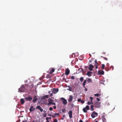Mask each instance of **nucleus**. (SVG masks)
Here are the masks:
<instances>
[{
  "mask_svg": "<svg viewBox=\"0 0 122 122\" xmlns=\"http://www.w3.org/2000/svg\"><path fill=\"white\" fill-rule=\"evenodd\" d=\"M94 106L95 107L99 108L101 106L100 103L98 102H96L94 104Z\"/></svg>",
  "mask_w": 122,
  "mask_h": 122,
  "instance_id": "f257e3e1",
  "label": "nucleus"
},
{
  "mask_svg": "<svg viewBox=\"0 0 122 122\" xmlns=\"http://www.w3.org/2000/svg\"><path fill=\"white\" fill-rule=\"evenodd\" d=\"M18 90L19 92H23L25 90V88L23 85H22L20 88Z\"/></svg>",
  "mask_w": 122,
  "mask_h": 122,
  "instance_id": "f03ea898",
  "label": "nucleus"
},
{
  "mask_svg": "<svg viewBox=\"0 0 122 122\" xmlns=\"http://www.w3.org/2000/svg\"><path fill=\"white\" fill-rule=\"evenodd\" d=\"M98 114L97 113L95 112H93L92 113L91 115V116L92 118H94L95 117V115L96 116H97Z\"/></svg>",
  "mask_w": 122,
  "mask_h": 122,
  "instance_id": "7ed1b4c3",
  "label": "nucleus"
},
{
  "mask_svg": "<svg viewBox=\"0 0 122 122\" xmlns=\"http://www.w3.org/2000/svg\"><path fill=\"white\" fill-rule=\"evenodd\" d=\"M61 100L62 101L63 104L65 105H66L67 103V100L65 99L64 98H61Z\"/></svg>",
  "mask_w": 122,
  "mask_h": 122,
  "instance_id": "20e7f679",
  "label": "nucleus"
},
{
  "mask_svg": "<svg viewBox=\"0 0 122 122\" xmlns=\"http://www.w3.org/2000/svg\"><path fill=\"white\" fill-rule=\"evenodd\" d=\"M58 89L54 88L52 90V92L53 93L55 94L56 93L58 92Z\"/></svg>",
  "mask_w": 122,
  "mask_h": 122,
  "instance_id": "39448f33",
  "label": "nucleus"
},
{
  "mask_svg": "<svg viewBox=\"0 0 122 122\" xmlns=\"http://www.w3.org/2000/svg\"><path fill=\"white\" fill-rule=\"evenodd\" d=\"M32 99V97H27L25 98V99L27 101H30Z\"/></svg>",
  "mask_w": 122,
  "mask_h": 122,
  "instance_id": "423d86ee",
  "label": "nucleus"
},
{
  "mask_svg": "<svg viewBox=\"0 0 122 122\" xmlns=\"http://www.w3.org/2000/svg\"><path fill=\"white\" fill-rule=\"evenodd\" d=\"M98 73L99 75H103L104 73V71L103 70H100L98 71Z\"/></svg>",
  "mask_w": 122,
  "mask_h": 122,
  "instance_id": "0eeeda50",
  "label": "nucleus"
},
{
  "mask_svg": "<svg viewBox=\"0 0 122 122\" xmlns=\"http://www.w3.org/2000/svg\"><path fill=\"white\" fill-rule=\"evenodd\" d=\"M73 98V96L71 95H70L69 97V98L68 100V102H72V100Z\"/></svg>",
  "mask_w": 122,
  "mask_h": 122,
  "instance_id": "6e6552de",
  "label": "nucleus"
},
{
  "mask_svg": "<svg viewBox=\"0 0 122 122\" xmlns=\"http://www.w3.org/2000/svg\"><path fill=\"white\" fill-rule=\"evenodd\" d=\"M36 109L40 110V111L41 112L43 111V109L41 108V107L40 106H37L36 107Z\"/></svg>",
  "mask_w": 122,
  "mask_h": 122,
  "instance_id": "1a4fd4ad",
  "label": "nucleus"
},
{
  "mask_svg": "<svg viewBox=\"0 0 122 122\" xmlns=\"http://www.w3.org/2000/svg\"><path fill=\"white\" fill-rule=\"evenodd\" d=\"M72 113L71 110H70L68 112V114L69 115V117L70 118L72 117Z\"/></svg>",
  "mask_w": 122,
  "mask_h": 122,
  "instance_id": "9d476101",
  "label": "nucleus"
},
{
  "mask_svg": "<svg viewBox=\"0 0 122 122\" xmlns=\"http://www.w3.org/2000/svg\"><path fill=\"white\" fill-rule=\"evenodd\" d=\"M94 68V66L92 65H90L89 66V69L91 71L92 70L93 68Z\"/></svg>",
  "mask_w": 122,
  "mask_h": 122,
  "instance_id": "9b49d317",
  "label": "nucleus"
},
{
  "mask_svg": "<svg viewBox=\"0 0 122 122\" xmlns=\"http://www.w3.org/2000/svg\"><path fill=\"white\" fill-rule=\"evenodd\" d=\"M35 109V108H33V107L32 106H31L30 108L29 109V110L30 112H32L33 110Z\"/></svg>",
  "mask_w": 122,
  "mask_h": 122,
  "instance_id": "f8f14e48",
  "label": "nucleus"
},
{
  "mask_svg": "<svg viewBox=\"0 0 122 122\" xmlns=\"http://www.w3.org/2000/svg\"><path fill=\"white\" fill-rule=\"evenodd\" d=\"M70 72V70L68 69H66L65 71V74L66 75H68Z\"/></svg>",
  "mask_w": 122,
  "mask_h": 122,
  "instance_id": "ddd939ff",
  "label": "nucleus"
},
{
  "mask_svg": "<svg viewBox=\"0 0 122 122\" xmlns=\"http://www.w3.org/2000/svg\"><path fill=\"white\" fill-rule=\"evenodd\" d=\"M34 99L32 101L33 102L35 103L37 99V97L36 96H34Z\"/></svg>",
  "mask_w": 122,
  "mask_h": 122,
  "instance_id": "4468645a",
  "label": "nucleus"
},
{
  "mask_svg": "<svg viewBox=\"0 0 122 122\" xmlns=\"http://www.w3.org/2000/svg\"><path fill=\"white\" fill-rule=\"evenodd\" d=\"M86 82V80H84L83 82V83H82V85H83V87L84 88H85V85Z\"/></svg>",
  "mask_w": 122,
  "mask_h": 122,
  "instance_id": "2eb2a0df",
  "label": "nucleus"
},
{
  "mask_svg": "<svg viewBox=\"0 0 122 122\" xmlns=\"http://www.w3.org/2000/svg\"><path fill=\"white\" fill-rule=\"evenodd\" d=\"M92 72L90 71H88L87 72V75L89 76H91V74Z\"/></svg>",
  "mask_w": 122,
  "mask_h": 122,
  "instance_id": "dca6fc26",
  "label": "nucleus"
},
{
  "mask_svg": "<svg viewBox=\"0 0 122 122\" xmlns=\"http://www.w3.org/2000/svg\"><path fill=\"white\" fill-rule=\"evenodd\" d=\"M20 102L22 104H23L25 102L24 99L22 98L20 99Z\"/></svg>",
  "mask_w": 122,
  "mask_h": 122,
  "instance_id": "f3484780",
  "label": "nucleus"
},
{
  "mask_svg": "<svg viewBox=\"0 0 122 122\" xmlns=\"http://www.w3.org/2000/svg\"><path fill=\"white\" fill-rule=\"evenodd\" d=\"M102 119L103 122H106V120L104 116H103L102 117Z\"/></svg>",
  "mask_w": 122,
  "mask_h": 122,
  "instance_id": "a211bd4d",
  "label": "nucleus"
},
{
  "mask_svg": "<svg viewBox=\"0 0 122 122\" xmlns=\"http://www.w3.org/2000/svg\"><path fill=\"white\" fill-rule=\"evenodd\" d=\"M91 110L92 111H93L94 110L93 109V105H91Z\"/></svg>",
  "mask_w": 122,
  "mask_h": 122,
  "instance_id": "6ab92c4d",
  "label": "nucleus"
},
{
  "mask_svg": "<svg viewBox=\"0 0 122 122\" xmlns=\"http://www.w3.org/2000/svg\"><path fill=\"white\" fill-rule=\"evenodd\" d=\"M86 110V109L85 108H84L83 109V111L85 113H86L87 112V111Z\"/></svg>",
  "mask_w": 122,
  "mask_h": 122,
  "instance_id": "aec40b11",
  "label": "nucleus"
},
{
  "mask_svg": "<svg viewBox=\"0 0 122 122\" xmlns=\"http://www.w3.org/2000/svg\"><path fill=\"white\" fill-rule=\"evenodd\" d=\"M83 57L81 56H80L79 57V58L80 60H82L83 59Z\"/></svg>",
  "mask_w": 122,
  "mask_h": 122,
  "instance_id": "412c9836",
  "label": "nucleus"
},
{
  "mask_svg": "<svg viewBox=\"0 0 122 122\" xmlns=\"http://www.w3.org/2000/svg\"><path fill=\"white\" fill-rule=\"evenodd\" d=\"M86 110H88L89 109V106H86V107H85Z\"/></svg>",
  "mask_w": 122,
  "mask_h": 122,
  "instance_id": "4be33fe9",
  "label": "nucleus"
},
{
  "mask_svg": "<svg viewBox=\"0 0 122 122\" xmlns=\"http://www.w3.org/2000/svg\"><path fill=\"white\" fill-rule=\"evenodd\" d=\"M93 102H88L87 103L88 105H89L90 104H93Z\"/></svg>",
  "mask_w": 122,
  "mask_h": 122,
  "instance_id": "5701e85b",
  "label": "nucleus"
},
{
  "mask_svg": "<svg viewBox=\"0 0 122 122\" xmlns=\"http://www.w3.org/2000/svg\"><path fill=\"white\" fill-rule=\"evenodd\" d=\"M83 78L82 77H81L80 78V80L81 82H82L83 80Z\"/></svg>",
  "mask_w": 122,
  "mask_h": 122,
  "instance_id": "b1692460",
  "label": "nucleus"
},
{
  "mask_svg": "<svg viewBox=\"0 0 122 122\" xmlns=\"http://www.w3.org/2000/svg\"><path fill=\"white\" fill-rule=\"evenodd\" d=\"M102 69H104L105 67V65L104 64H102Z\"/></svg>",
  "mask_w": 122,
  "mask_h": 122,
  "instance_id": "393cba45",
  "label": "nucleus"
},
{
  "mask_svg": "<svg viewBox=\"0 0 122 122\" xmlns=\"http://www.w3.org/2000/svg\"><path fill=\"white\" fill-rule=\"evenodd\" d=\"M49 97V96L48 95H45L43 97V98L45 99V98H48Z\"/></svg>",
  "mask_w": 122,
  "mask_h": 122,
  "instance_id": "a878e982",
  "label": "nucleus"
},
{
  "mask_svg": "<svg viewBox=\"0 0 122 122\" xmlns=\"http://www.w3.org/2000/svg\"><path fill=\"white\" fill-rule=\"evenodd\" d=\"M54 114L55 116H58L60 115L59 113H55Z\"/></svg>",
  "mask_w": 122,
  "mask_h": 122,
  "instance_id": "bb28decb",
  "label": "nucleus"
},
{
  "mask_svg": "<svg viewBox=\"0 0 122 122\" xmlns=\"http://www.w3.org/2000/svg\"><path fill=\"white\" fill-rule=\"evenodd\" d=\"M51 105V102L50 101H49V103H47V105L48 106H49Z\"/></svg>",
  "mask_w": 122,
  "mask_h": 122,
  "instance_id": "cd10ccee",
  "label": "nucleus"
},
{
  "mask_svg": "<svg viewBox=\"0 0 122 122\" xmlns=\"http://www.w3.org/2000/svg\"><path fill=\"white\" fill-rule=\"evenodd\" d=\"M91 79H90V78L88 79L87 80V81L88 83H89L90 82H91Z\"/></svg>",
  "mask_w": 122,
  "mask_h": 122,
  "instance_id": "c85d7f7f",
  "label": "nucleus"
},
{
  "mask_svg": "<svg viewBox=\"0 0 122 122\" xmlns=\"http://www.w3.org/2000/svg\"><path fill=\"white\" fill-rule=\"evenodd\" d=\"M78 70L80 71H83V70L82 68H80L78 69Z\"/></svg>",
  "mask_w": 122,
  "mask_h": 122,
  "instance_id": "c756f323",
  "label": "nucleus"
},
{
  "mask_svg": "<svg viewBox=\"0 0 122 122\" xmlns=\"http://www.w3.org/2000/svg\"><path fill=\"white\" fill-rule=\"evenodd\" d=\"M100 94L98 93L96 94H94V96H95L98 97L99 96Z\"/></svg>",
  "mask_w": 122,
  "mask_h": 122,
  "instance_id": "7c9ffc66",
  "label": "nucleus"
},
{
  "mask_svg": "<svg viewBox=\"0 0 122 122\" xmlns=\"http://www.w3.org/2000/svg\"><path fill=\"white\" fill-rule=\"evenodd\" d=\"M90 99L91 100V102H92V101L93 99V97H90Z\"/></svg>",
  "mask_w": 122,
  "mask_h": 122,
  "instance_id": "2f4dec72",
  "label": "nucleus"
},
{
  "mask_svg": "<svg viewBox=\"0 0 122 122\" xmlns=\"http://www.w3.org/2000/svg\"><path fill=\"white\" fill-rule=\"evenodd\" d=\"M74 55V57L75 56H78V54H73V56Z\"/></svg>",
  "mask_w": 122,
  "mask_h": 122,
  "instance_id": "473e14b6",
  "label": "nucleus"
},
{
  "mask_svg": "<svg viewBox=\"0 0 122 122\" xmlns=\"http://www.w3.org/2000/svg\"><path fill=\"white\" fill-rule=\"evenodd\" d=\"M43 116L44 117H46V113H44L43 115Z\"/></svg>",
  "mask_w": 122,
  "mask_h": 122,
  "instance_id": "72a5a7b5",
  "label": "nucleus"
},
{
  "mask_svg": "<svg viewBox=\"0 0 122 122\" xmlns=\"http://www.w3.org/2000/svg\"><path fill=\"white\" fill-rule=\"evenodd\" d=\"M53 122H57V120L56 119H55L54 120Z\"/></svg>",
  "mask_w": 122,
  "mask_h": 122,
  "instance_id": "f704fd0d",
  "label": "nucleus"
},
{
  "mask_svg": "<svg viewBox=\"0 0 122 122\" xmlns=\"http://www.w3.org/2000/svg\"><path fill=\"white\" fill-rule=\"evenodd\" d=\"M51 104L54 105H56V104L55 103L52 102H51Z\"/></svg>",
  "mask_w": 122,
  "mask_h": 122,
  "instance_id": "c9c22d12",
  "label": "nucleus"
},
{
  "mask_svg": "<svg viewBox=\"0 0 122 122\" xmlns=\"http://www.w3.org/2000/svg\"><path fill=\"white\" fill-rule=\"evenodd\" d=\"M81 102L82 103H84L85 101H84L83 100H81Z\"/></svg>",
  "mask_w": 122,
  "mask_h": 122,
  "instance_id": "e433bc0d",
  "label": "nucleus"
},
{
  "mask_svg": "<svg viewBox=\"0 0 122 122\" xmlns=\"http://www.w3.org/2000/svg\"><path fill=\"white\" fill-rule=\"evenodd\" d=\"M65 109H62V112L64 113L65 112Z\"/></svg>",
  "mask_w": 122,
  "mask_h": 122,
  "instance_id": "4c0bfd02",
  "label": "nucleus"
},
{
  "mask_svg": "<svg viewBox=\"0 0 122 122\" xmlns=\"http://www.w3.org/2000/svg\"><path fill=\"white\" fill-rule=\"evenodd\" d=\"M53 110V108L52 107H50L49 108V110L51 111H52Z\"/></svg>",
  "mask_w": 122,
  "mask_h": 122,
  "instance_id": "58836bf2",
  "label": "nucleus"
},
{
  "mask_svg": "<svg viewBox=\"0 0 122 122\" xmlns=\"http://www.w3.org/2000/svg\"><path fill=\"white\" fill-rule=\"evenodd\" d=\"M51 116L52 117V118H54L56 117L55 115H51Z\"/></svg>",
  "mask_w": 122,
  "mask_h": 122,
  "instance_id": "ea45409f",
  "label": "nucleus"
},
{
  "mask_svg": "<svg viewBox=\"0 0 122 122\" xmlns=\"http://www.w3.org/2000/svg\"><path fill=\"white\" fill-rule=\"evenodd\" d=\"M71 78L73 80L75 78L74 76H72L71 77Z\"/></svg>",
  "mask_w": 122,
  "mask_h": 122,
  "instance_id": "a19ab883",
  "label": "nucleus"
},
{
  "mask_svg": "<svg viewBox=\"0 0 122 122\" xmlns=\"http://www.w3.org/2000/svg\"><path fill=\"white\" fill-rule=\"evenodd\" d=\"M95 63L96 64H98V63H97V60H95Z\"/></svg>",
  "mask_w": 122,
  "mask_h": 122,
  "instance_id": "79ce46f5",
  "label": "nucleus"
},
{
  "mask_svg": "<svg viewBox=\"0 0 122 122\" xmlns=\"http://www.w3.org/2000/svg\"><path fill=\"white\" fill-rule=\"evenodd\" d=\"M51 71L52 72H54L55 71V69H54L53 68L51 69Z\"/></svg>",
  "mask_w": 122,
  "mask_h": 122,
  "instance_id": "37998d69",
  "label": "nucleus"
},
{
  "mask_svg": "<svg viewBox=\"0 0 122 122\" xmlns=\"http://www.w3.org/2000/svg\"><path fill=\"white\" fill-rule=\"evenodd\" d=\"M81 99L80 98V99H78V100H77V101L78 102H81Z\"/></svg>",
  "mask_w": 122,
  "mask_h": 122,
  "instance_id": "c03bdc74",
  "label": "nucleus"
},
{
  "mask_svg": "<svg viewBox=\"0 0 122 122\" xmlns=\"http://www.w3.org/2000/svg\"><path fill=\"white\" fill-rule=\"evenodd\" d=\"M52 100V99H51L50 98L48 99V101H50L51 102V101Z\"/></svg>",
  "mask_w": 122,
  "mask_h": 122,
  "instance_id": "a18cd8bd",
  "label": "nucleus"
},
{
  "mask_svg": "<svg viewBox=\"0 0 122 122\" xmlns=\"http://www.w3.org/2000/svg\"><path fill=\"white\" fill-rule=\"evenodd\" d=\"M105 70H106L107 71H109V69L108 68H106L105 69Z\"/></svg>",
  "mask_w": 122,
  "mask_h": 122,
  "instance_id": "49530a36",
  "label": "nucleus"
},
{
  "mask_svg": "<svg viewBox=\"0 0 122 122\" xmlns=\"http://www.w3.org/2000/svg\"><path fill=\"white\" fill-rule=\"evenodd\" d=\"M97 101H99L100 100V99L99 98H97Z\"/></svg>",
  "mask_w": 122,
  "mask_h": 122,
  "instance_id": "de8ad7c7",
  "label": "nucleus"
},
{
  "mask_svg": "<svg viewBox=\"0 0 122 122\" xmlns=\"http://www.w3.org/2000/svg\"><path fill=\"white\" fill-rule=\"evenodd\" d=\"M46 120H48L49 119V117H47L46 118Z\"/></svg>",
  "mask_w": 122,
  "mask_h": 122,
  "instance_id": "09e8293b",
  "label": "nucleus"
},
{
  "mask_svg": "<svg viewBox=\"0 0 122 122\" xmlns=\"http://www.w3.org/2000/svg\"><path fill=\"white\" fill-rule=\"evenodd\" d=\"M111 68H112V70H113V69L114 67H113V66H111Z\"/></svg>",
  "mask_w": 122,
  "mask_h": 122,
  "instance_id": "8fccbe9b",
  "label": "nucleus"
},
{
  "mask_svg": "<svg viewBox=\"0 0 122 122\" xmlns=\"http://www.w3.org/2000/svg\"><path fill=\"white\" fill-rule=\"evenodd\" d=\"M104 59H105V60H107V58H105V57H103Z\"/></svg>",
  "mask_w": 122,
  "mask_h": 122,
  "instance_id": "3c124183",
  "label": "nucleus"
},
{
  "mask_svg": "<svg viewBox=\"0 0 122 122\" xmlns=\"http://www.w3.org/2000/svg\"><path fill=\"white\" fill-rule=\"evenodd\" d=\"M53 108L54 109H56V106H53Z\"/></svg>",
  "mask_w": 122,
  "mask_h": 122,
  "instance_id": "603ef678",
  "label": "nucleus"
},
{
  "mask_svg": "<svg viewBox=\"0 0 122 122\" xmlns=\"http://www.w3.org/2000/svg\"><path fill=\"white\" fill-rule=\"evenodd\" d=\"M53 95V93H51L50 94V96H52Z\"/></svg>",
  "mask_w": 122,
  "mask_h": 122,
  "instance_id": "864d4df0",
  "label": "nucleus"
},
{
  "mask_svg": "<svg viewBox=\"0 0 122 122\" xmlns=\"http://www.w3.org/2000/svg\"><path fill=\"white\" fill-rule=\"evenodd\" d=\"M52 72H53L51 71H50V74H52Z\"/></svg>",
  "mask_w": 122,
  "mask_h": 122,
  "instance_id": "5fc2aeb1",
  "label": "nucleus"
},
{
  "mask_svg": "<svg viewBox=\"0 0 122 122\" xmlns=\"http://www.w3.org/2000/svg\"><path fill=\"white\" fill-rule=\"evenodd\" d=\"M89 62L90 63H91L92 62V60H90L89 61Z\"/></svg>",
  "mask_w": 122,
  "mask_h": 122,
  "instance_id": "6e6d98bb",
  "label": "nucleus"
},
{
  "mask_svg": "<svg viewBox=\"0 0 122 122\" xmlns=\"http://www.w3.org/2000/svg\"><path fill=\"white\" fill-rule=\"evenodd\" d=\"M79 122H83L81 120H80V121H79Z\"/></svg>",
  "mask_w": 122,
  "mask_h": 122,
  "instance_id": "4d7b16f0",
  "label": "nucleus"
},
{
  "mask_svg": "<svg viewBox=\"0 0 122 122\" xmlns=\"http://www.w3.org/2000/svg\"><path fill=\"white\" fill-rule=\"evenodd\" d=\"M51 91H49L48 92V93L49 94H50L51 93Z\"/></svg>",
  "mask_w": 122,
  "mask_h": 122,
  "instance_id": "13d9d810",
  "label": "nucleus"
},
{
  "mask_svg": "<svg viewBox=\"0 0 122 122\" xmlns=\"http://www.w3.org/2000/svg\"><path fill=\"white\" fill-rule=\"evenodd\" d=\"M98 68V67L97 66V65H96V69H97Z\"/></svg>",
  "mask_w": 122,
  "mask_h": 122,
  "instance_id": "bf43d9fd",
  "label": "nucleus"
},
{
  "mask_svg": "<svg viewBox=\"0 0 122 122\" xmlns=\"http://www.w3.org/2000/svg\"><path fill=\"white\" fill-rule=\"evenodd\" d=\"M109 64H108V63H107V66H109Z\"/></svg>",
  "mask_w": 122,
  "mask_h": 122,
  "instance_id": "052dcab7",
  "label": "nucleus"
},
{
  "mask_svg": "<svg viewBox=\"0 0 122 122\" xmlns=\"http://www.w3.org/2000/svg\"><path fill=\"white\" fill-rule=\"evenodd\" d=\"M85 88V91H87V90L86 88Z\"/></svg>",
  "mask_w": 122,
  "mask_h": 122,
  "instance_id": "680f3d73",
  "label": "nucleus"
},
{
  "mask_svg": "<svg viewBox=\"0 0 122 122\" xmlns=\"http://www.w3.org/2000/svg\"><path fill=\"white\" fill-rule=\"evenodd\" d=\"M89 56H90V58L91 56V54H89Z\"/></svg>",
  "mask_w": 122,
  "mask_h": 122,
  "instance_id": "e2e57ef3",
  "label": "nucleus"
},
{
  "mask_svg": "<svg viewBox=\"0 0 122 122\" xmlns=\"http://www.w3.org/2000/svg\"><path fill=\"white\" fill-rule=\"evenodd\" d=\"M43 112L44 113H46V111L45 110L43 111Z\"/></svg>",
  "mask_w": 122,
  "mask_h": 122,
  "instance_id": "0e129e2a",
  "label": "nucleus"
},
{
  "mask_svg": "<svg viewBox=\"0 0 122 122\" xmlns=\"http://www.w3.org/2000/svg\"><path fill=\"white\" fill-rule=\"evenodd\" d=\"M46 122H49V121L48 120H47Z\"/></svg>",
  "mask_w": 122,
  "mask_h": 122,
  "instance_id": "69168bd1",
  "label": "nucleus"
},
{
  "mask_svg": "<svg viewBox=\"0 0 122 122\" xmlns=\"http://www.w3.org/2000/svg\"><path fill=\"white\" fill-rule=\"evenodd\" d=\"M49 119H51V117H49Z\"/></svg>",
  "mask_w": 122,
  "mask_h": 122,
  "instance_id": "338daca9",
  "label": "nucleus"
},
{
  "mask_svg": "<svg viewBox=\"0 0 122 122\" xmlns=\"http://www.w3.org/2000/svg\"><path fill=\"white\" fill-rule=\"evenodd\" d=\"M51 101V102H53L54 101V100H52Z\"/></svg>",
  "mask_w": 122,
  "mask_h": 122,
  "instance_id": "774afa93",
  "label": "nucleus"
}]
</instances>
